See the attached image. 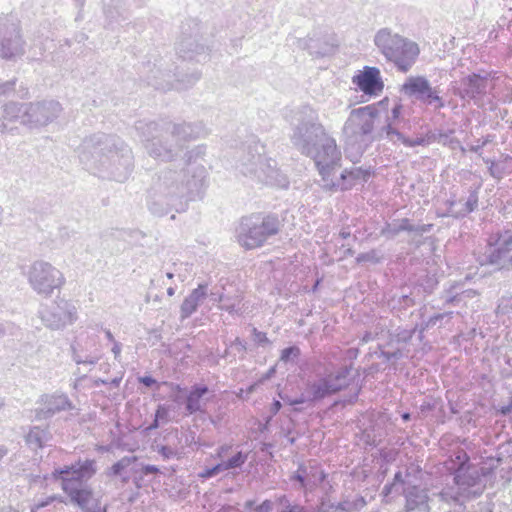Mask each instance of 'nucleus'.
Returning <instances> with one entry per match:
<instances>
[{
  "mask_svg": "<svg viewBox=\"0 0 512 512\" xmlns=\"http://www.w3.org/2000/svg\"><path fill=\"white\" fill-rule=\"evenodd\" d=\"M206 169L201 164L185 161L179 169L166 167L158 171L152 178L147 191L149 211L158 217L175 211L185 212L190 201L202 197Z\"/></svg>",
  "mask_w": 512,
  "mask_h": 512,
  "instance_id": "f257e3e1",
  "label": "nucleus"
},
{
  "mask_svg": "<svg viewBox=\"0 0 512 512\" xmlns=\"http://www.w3.org/2000/svg\"><path fill=\"white\" fill-rule=\"evenodd\" d=\"M76 152L84 167L100 177L124 182L133 171L132 150L116 135L98 132L87 136Z\"/></svg>",
  "mask_w": 512,
  "mask_h": 512,
  "instance_id": "f03ea898",
  "label": "nucleus"
},
{
  "mask_svg": "<svg viewBox=\"0 0 512 512\" xmlns=\"http://www.w3.org/2000/svg\"><path fill=\"white\" fill-rule=\"evenodd\" d=\"M135 128L147 154L155 160L174 161L186 147V143L197 139L201 128L191 123L160 126L155 121L140 120Z\"/></svg>",
  "mask_w": 512,
  "mask_h": 512,
  "instance_id": "7ed1b4c3",
  "label": "nucleus"
},
{
  "mask_svg": "<svg viewBox=\"0 0 512 512\" xmlns=\"http://www.w3.org/2000/svg\"><path fill=\"white\" fill-rule=\"evenodd\" d=\"M299 115L298 123L292 128L291 143L301 154L314 160L319 172H325L327 167L341 160L336 140L317 121L310 108L304 107Z\"/></svg>",
  "mask_w": 512,
  "mask_h": 512,
  "instance_id": "20e7f679",
  "label": "nucleus"
},
{
  "mask_svg": "<svg viewBox=\"0 0 512 512\" xmlns=\"http://www.w3.org/2000/svg\"><path fill=\"white\" fill-rule=\"evenodd\" d=\"M448 469L453 475V485H447L435 496L438 502L449 507L459 504L463 506L465 500L480 496L494 477L492 468L472 465L464 451L455 453Z\"/></svg>",
  "mask_w": 512,
  "mask_h": 512,
  "instance_id": "39448f33",
  "label": "nucleus"
},
{
  "mask_svg": "<svg viewBox=\"0 0 512 512\" xmlns=\"http://www.w3.org/2000/svg\"><path fill=\"white\" fill-rule=\"evenodd\" d=\"M276 166L275 160L266 157L265 145L259 140L252 139L242 149L236 168L245 177L258 182L287 187L286 177Z\"/></svg>",
  "mask_w": 512,
  "mask_h": 512,
  "instance_id": "423d86ee",
  "label": "nucleus"
},
{
  "mask_svg": "<svg viewBox=\"0 0 512 512\" xmlns=\"http://www.w3.org/2000/svg\"><path fill=\"white\" fill-rule=\"evenodd\" d=\"M373 42L386 61L402 73L408 72L420 55V47L415 41L393 32L390 28L378 30Z\"/></svg>",
  "mask_w": 512,
  "mask_h": 512,
  "instance_id": "0eeeda50",
  "label": "nucleus"
},
{
  "mask_svg": "<svg viewBox=\"0 0 512 512\" xmlns=\"http://www.w3.org/2000/svg\"><path fill=\"white\" fill-rule=\"evenodd\" d=\"M282 226L283 223L277 214H251L241 218L237 228V239L246 249L259 248L270 237L277 235Z\"/></svg>",
  "mask_w": 512,
  "mask_h": 512,
  "instance_id": "6e6552de",
  "label": "nucleus"
},
{
  "mask_svg": "<svg viewBox=\"0 0 512 512\" xmlns=\"http://www.w3.org/2000/svg\"><path fill=\"white\" fill-rule=\"evenodd\" d=\"M352 366H342L337 371L331 372L306 384L305 393L308 395L309 404L323 400L347 388L351 383Z\"/></svg>",
  "mask_w": 512,
  "mask_h": 512,
  "instance_id": "1a4fd4ad",
  "label": "nucleus"
},
{
  "mask_svg": "<svg viewBox=\"0 0 512 512\" xmlns=\"http://www.w3.org/2000/svg\"><path fill=\"white\" fill-rule=\"evenodd\" d=\"M141 74L145 77L148 85L153 86L159 90H170V89H187L194 85L199 79L201 74L194 71L185 76H180L177 73L171 74V71L162 68V63H154L151 65L150 62L143 64Z\"/></svg>",
  "mask_w": 512,
  "mask_h": 512,
  "instance_id": "9d476101",
  "label": "nucleus"
},
{
  "mask_svg": "<svg viewBox=\"0 0 512 512\" xmlns=\"http://www.w3.org/2000/svg\"><path fill=\"white\" fill-rule=\"evenodd\" d=\"M27 279L33 291L43 297H50L54 290L60 289L65 283L63 273L49 262L43 260H38L31 264Z\"/></svg>",
  "mask_w": 512,
  "mask_h": 512,
  "instance_id": "9b49d317",
  "label": "nucleus"
},
{
  "mask_svg": "<svg viewBox=\"0 0 512 512\" xmlns=\"http://www.w3.org/2000/svg\"><path fill=\"white\" fill-rule=\"evenodd\" d=\"M340 161L327 167V171L319 172L322 177V187L329 191H345L351 189L356 184L365 183L371 176L369 169H363L361 167H354L351 169H344L340 174V177L335 181L333 179L334 170L340 166Z\"/></svg>",
  "mask_w": 512,
  "mask_h": 512,
  "instance_id": "f8f14e48",
  "label": "nucleus"
},
{
  "mask_svg": "<svg viewBox=\"0 0 512 512\" xmlns=\"http://www.w3.org/2000/svg\"><path fill=\"white\" fill-rule=\"evenodd\" d=\"M40 317L47 328L60 330L77 320V309L72 302L57 298L42 308Z\"/></svg>",
  "mask_w": 512,
  "mask_h": 512,
  "instance_id": "ddd939ff",
  "label": "nucleus"
},
{
  "mask_svg": "<svg viewBox=\"0 0 512 512\" xmlns=\"http://www.w3.org/2000/svg\"><path fill=\"white\" fill-rule=\"evenodd\" d=\"M25 41L21 35L20 24L12 18L0 19V57L6 60L22 56Z\"/></svg>",
  "mask_w": 512,
  "mask_h": 512,
  "instance_id": "4468645a",
  "label": "nucleus"
},
{
  "mask_svg": "<svg viewBox=\"0 0 512 512\" xmlns=\"http://www.w3.org/2000/svg\"><path fill=\"white\" fill-rule=\"evenodd\" d=\"M377 115L378 110L373 105L353 109L344 124L343 133L351 138L370 135L374 129V120Z\"/></svg>",
  "mask_w": 512,
  "mask_h": 512,
  "instance_id": "2eb2a0df",
  "label": "nucleus"
},
{
  "mask_svg": "<svg viewBox=\"0 0 512 512\" xmlns=\"http://www.w3.org/2000/svg\"><path fill=\"white\" fill-rule=\"evenodd\" d=\"M62 111V106L54 100L26 104L22 124L30 127L46 126L54 121Z\"/></svg>",
  "mask_w": 512,
  "mask_h": 512,
  "instance_id": "dca6fc26",
  "label": "nucleus"
},
{
  "mask_svg": "<svg viewBox=\"0 0 512 512\" xmlns=\"http://www.w3.org/2000/svg\"><path fill=\"white\" fill-rule=\"evenodd\" d=\"M490 73H471L460 80V86L454 88V94L464 101H473L479 106L487 94Z\"/></svg>",
  "mask_w": 512,
  "mask_h": 512,
  "instance_id": "f3484780",
  "label": "nucleus"
},
{
  "mask_svg": "<svg viewBox=\"0 0 512 512\" xmlns=\"http://www.w3.org/2000/svg\"><path fill=\"white\" fill-rule=\"evenodd\" d=\"M97 472V465L94 459H86L57 468L53 472L55 479L61 480V486L68 482H72L73 486L84 485V481L91 479Z\"/></svg>",
  "mask_w": 512,
  "mask_h": 512,
  "instance_id": "a211bd4d",
  "label": "nucleus"
},
{
  "mask_svg": "<svg viewBox=\"0 0 512 512\" xmlns=\"http://www.w3.org/2000/svg\"><path fill=\"white\" fill-rule=\"evenodd\" d=\"M38 402L41 404V407L35 410V418L37 420H46L61 411L75 408L68 396L64 393L44 394L40 397Z\"/></svg>",
  "mask_w": 512,
  "mask_h": 512,
  "instance_id": "6ab92c4d",
  "label": "nucleus"
},
{
  "mask_svg": "<svg viewBox=\"0 0 512 512\" xmlns=\"http://www.w3.org/2000/svg\"><path fill=\"white\" fill-rule=\"evenodd\" d=\"M352 82L366 95H378L384 88L379 68L372 66H364L353 76Z\"/></svg>",
  "mask_w": 512,
  "mask_h": 512,
  "instance_id": "aec40b11",
  "label": "nucleus"
},
{
  "mask_svg": "<svg viewBox=\"0 0 512 512\" xmlns=\"http://www.w3.org/2000/svg\"><path fill=\"white\" fill-rule=\"evenodd\" d=\"M179 56L184 60H196L200 62L207 58L206 47L199 43L198 31L187 34L185 28H182V37L177 45Z\"/></svg>",
  "mask_w": 512,
  "mask_h": 512,
  "instance_id": "412c9836",
  "label": "nucleus"
},
{
  "mask_svg": "<svg viewBox=\"0 0 512 512\" xmlns=\"http://www.w3.org/2000/svg\"><path fill=\"white\" fill-rule=\"evenodd\" d=\"M405 506L403 512H430L429 496L425 488L408 486L404 488Z\"/></svg>",
  "mask_w": 512,
  "mask_h": 512,
  "instance_id": "4be33fe9",
  "label": "nucleus"
},
{
  "mask_svg": "<svg viewBox=\"0 0 512 512\" xmlns=\"http://www.w3.org/2000/svg\"><path fill=\"white\" fill-rule=\"evenodd\" d=\"M512 253L501 245H496L493 237L489 240V246L484 255L479 259L481 265H493L505 267L511 263Z\"/></svg>",
  "mask_w": 512,
  "mask_h": 512,
  "instance_id": "5701e85b",
  "label": "nucleus"
},
{
  "mask_svg": "<svg viewBox=\"0 0 512 512\" xmlns=\"http://www.w3.org/2000/svg\"><path fill=\"white\" fill-rule=\"evenodd\" d=\"M62 490L67 494L72 504L84 509L93 497L92 488L89 485L73 486L72 482L66 481Z\"/></svg>",
  "mask_w": 512,
  "mask_h": 512,
  "instance_id": "b1692460",
  "label": "nucleus"
},
{
  "mask_svg": "<svg viewBox=\"0 0 512 512\" xmlns=\"http://www.w3.org/2000/svg\"><path fill=\"white\" fill-rule=\"evenodd\" d=\"M207 287V284H199L198 287L193 289L184 299L180 307V317L182 320L189 318L196 312L199 304L207 296Z\"/></svg>",
  "mask_w": 512,
  "mask_h": 512,
  "instance_id": "393cba45",
  "label": "nucleus"
},
{
  "mask_svg": "<svg viewBox=\"0 0 512 512\" xmlns=\"http://www.w3.org/2000/svg\"><path fill=\"white\" fill-rule=\"evenodd\" d=\"M209 392L204 384H195L191 387L185 401V410L188 415L203 411L202 398Z\"/></svg>",
  "mask_w": 512,
  "mask_h": 512,
  "instance_id": "a878e982",
  "label": "nucleus"
},
{
  "mask_svg": "<svg viewBox=\"0 0 512 512\" xmlns=\"http://www.w3.org/2000/svg\"><path fill=\"white\" fill-rule=\"evenodd\" d=\"M297 46L301 49L308 50L310 55L316 57H324L333 51V45L327 41L320 42V40L314 37L308 39H297Z\"/></svg>",
  "mask_w": 512,
  "mask_h": 512,
  "instance_id": "bb28decb",
  "label": "nucleus"
},
{
  "mask_svg": "<svg viewBox=\"0 0 512 512\" xmlns=\"http://www.w3.org/2000/svg\"><path fill=\"white\" fill-rule=\"evenodd\" d=\"M381 134L385 135V137L392 142L400 141L406 147L424 146L429 144V140L426 137H417L414 140L405 137L396 128H393L391 123L382 127Z\"/></svg>",
  "mask_w": 512,
  "mask_h": 512,
  "instance_id": "cd10ccee",
  "label": "nucleus"
},
{
  "mask_svg": "<svg viewBox=\"0 0 512 512\" xmlns=\"http://www.w3.org/2000/svg\"><path fill=\"white\" fill-rule=\"evenodd\" d=\"M429 85L430 82L424 76H410L402 85L401 91L404 94L410 97L414 96L419 100L420 96H422L423 93L426 92Z\"/></svg>",
  "mask_w": 512,
  "mask_h": 512,
  "instance_id": "c85d7f7f",
  "label": "nucleus"
},
{
  "mask_svg": "<svg viewBox=\"0 0 512 512\" xmlns=\"http://www.w3.org/2000/svg\"><path fill=\"white\" fill-rule=\"evenodd\" d=\"M242 300V293L235 289L233 292L223 293V300L221 304L218 305V308L228 312L230 315H241L242 307L240 305Z\"/></svg>",
  "mask_w": 512,
  "mask_h": 512,
  "instance_id": "c756f323",
  "label": "nucleus"
},
{
  "mask_svg": "<svg viewBox=\"0 0 512 512\" xmlns=\"http://www.w3.org/2000/svg\"><path fill=\"white\" fill-rule=\"evenodd\" d=\"M50 431L45 428L34 426L30 429L26 436V443L32 449H38L44 447L51 439Z\"/></svg>",
  "mask_w": 512,
  "mask_h": 512,
  "instance_id": "7c9ffc66",
  "label": "nucleus"
},
{
  "mask_svg": "<svg viewBox=\"0 0 512 512\" xmlns=\"http://www.w3.org/2000/svg\"><path fill=\"white\" fill-rule=\"evenodd\" d=\"M155 451L162 457L163 460L168 461L171 459H181L185 452L182 447H179L177 442L168 444H158Z\"/></svg>",
  "mask_w": 512,
  "mask_h": 512,
  "instance_id": "2f4dec72",
  "label": "nucleus"
},
{
  "mask_svg": "<svg viewBox=\"0 0 512 512\" xmlns=\"http://www.w3.org/2000/svg\"><path fill=\"white\" fill-rule=\"evenodd\" d=\"M277 512H310V508L290 500L286 494L276 497Z\"/></svg>",
  "mask_w": 512,
  "mask_h": 512,
  "instance_id": "473e14b6",
  "label": "nucleus"
},
{
  "mask_svg": "<svg viewBox=\"0 0 512 512\" xmlns=\"http://www.w3.org/2000/svg\"><path fill=\"white\" fill-rule=\"evenodd\" d=\"M103 9L109 24L118 22L119 18L125 19L123 12L120 11L122 7V0H102Z\"/></svg>",
  "mask_w": 512,
  "mask_h": 512,
  "instance_id": "72a5a7b5",
  "label": "nucleus"
},
{
  "mask_svg": "<svg viewBox=\"0 0 512 512\" xmlns=\"http://www.w3.org/2000/svg\"><path fill=\"white\" fill-rule=\"evenodd\" d=\"M431 228V224L413 225L410 223L408 219L404 218L400 220L397 226L393 227L392 231L394 235L398 234L401 231L414 232L417 235H422L424 233L429 232Z\"/></svg>",
  "mask_w": 512,
  "mask_h": 512,
  "instance_id": "f704fd0d",
  "label": "nucleus"
},
{
  "mask_svg": "<svg viewBox=\"0 0 512 512\" xmlns=\"http://www.w3.org/2000/svg\"><path fill=\"white\" fill-rule=\"evenodd\" d=\"M454 312L448 311L435 314L422 322V330H429L434 327H444L452 319Z\"/></svg>",
  "mask_w": 512,
  "mask_h": 512,
  "instance_id": "c9c22d12",
  "label": "nucleus"
},
{
  "mask_svg": "<svg viewBox=\"0 0 512 512\" xmlns=\"http://www.w3.org/2000/svg\"><path fill=\"white\" fill-rule=\"evenodd\" d=\"M137 460L136 456H124L106 470L108 477L122 476L123 471Z\"/></svg>",
  "mask_w": 512,
  "mask_h": 512,
  "instance_id": "e433bc0d",
  "label": "nucleus"
},
{
  "mask_svg": "<svg viewBox=\"0 0 512 512\" xmlns=\"http://www.w3.org/2000/svg\"><path fill=\"white\" fill-rule=\"evenodd\" d=\"M80 346L79 342H76L71 345L72 357L73 360L77 364H90L95 365L99 361V356L92 354H83L79 351L78 347Z\"/></svg>",
  "mask_w": 512,
  "mask_h": 512,
  "instance_id": "4c0bfd02",
  "label": "nucleus"
},
{
  "mask_svg": "<svg viewBox=\"0 0 512 512\" xmlns=\"http://www.w3.org/2000/svg\"><path fill=\"white\" fill-rule=\"evenodd\" d=\"M25 106H26V104H19L16 102L7 103L4 106V110H3L4 118L8 119V120H13V119L19 118L20 121L22 122V115L25 110Z\"/></svg>",
  "mask_w": 512,
  "mask_h": 512,
  "instance_id": "58836bf2",
  "label": "nucleus"
},
{
  "mask_svg": "<svg viewBox=\"0 0 512 512\" xmlns=\"http://www.w3.org/2000/svg\"><path fill=\"white\" fill-rule=\"evenodd\" d=\"M16 78H13L11 80H8L6 82L0 83V96H10L12 93H16L15 91V85H16ZM17 95L20 98H25L28 95V89L21 87L17 91Z\"/></svg>",
  "mask_w": 512,
  "mask_h": 512,
  "instance_id": "ea45409f",
  "label": "nucleus"
},
{
  "mask_svg": "<svg viewBox=\"0 0 512 512\" xmlns=\"http://www.w3.org/2000/svg\"><path fill=\"white\" fill-rule=\"evenodd\" d=\"M248 454L244 453L242 451L237 452L235 455H233L231 458H229L227 461L221 462L222 466L225 470H231V469H237L241 468L244 463L247 461Z\"/></svg>",
  "mask_w": 512,
  "mask_h": 512,
  "instance_id": "a19ab883",
  "label": "nucleus"
},
{
  "mask_svg": "<svg viewBox=\"0 0 512 512\" xmlns=\"http://www.w3.org/2000/svg\"><path fill=\"white\" fill-rule=\"evenodd\" d=\"M289 479L292 482H297L299 484V488L303 489L305 492H311L315 488L316 481L311 479L305 480L300 474L296 472H294Z\"/></svg>",
  "mask_w": 512,
  "mask_h": 512,
  "instance_id": "79ce46f5",
  "label": "nucleus"
},
{
  "mask_svg": "<svg viewBox=\"0 0 512 512\" xmlns=\"http://www.w3.org/2000/svg\"><path fill=\"white\" fill-rule=\"evenodd\" d=\"M478 193L476 190L474 191H471L465 204H464V207L461 208L462 210V215H464L465 217L470 214L471 212H473L474 210L477 209L478 207Z\"/></svg>",
  "mask_w": 512,
  "mask_h": 512,
  "instance_id": "37998d69",
  "label": "nucleus"
},
{
  "mask_svg": "<svg viewBox=\"0 0 512 512\" xmlns=\"http://www.w3.org/2000/svg\"><path fill=\"white\" fill-rule=\"evenodd\" d=\"M494 240L496 245H501L512 253V230H505L503 233L497 234Z\"/></svg>",
  "mask_w": 512,
  "mask_h": 512,
  "instance_id": "c03bdc74",
  "label": "nucleus"
},
{
  "mask_svg": "<svg viewBox=\"0 0 512 512\" xmlns=\"http://www.w3.org/2000/svg\"><path fill=\"white\" fill-rule=\"evenodd\" d=\"M381 260H382V256L375 249L370 250V251L365 252V253H360L356 257L357 263L370 262V263H373V264H377V263H380Z\"/></svg>",
  "mask_w": 512,
  "mask_h": 512,
  "instance_id": "a18cd8bd",
  "label": "nucleus"
},
{
  "mask_svg": "<svg viewBox=\"0 0 512 512\" xmlns=\"http://www.w3.org/2000/svg\"><path fill=\"white\" fill-rule=\"evenodd\" d=\"M419 285L423 288V291L427 294H431L438 285V280L434 275L426 274L424 277L419 279Z\"/></svg>",
  "mask_w": 512,
  "mask_h": 512,
  "instance_id": "49530a36",
  "label": "nucleus"
},
{
  "mask_svg": "<svg viewBox=\"0 0 512 512\" xmlns=\"http://www.w3.org/2000/svg\"><path fill=\"white\" fill-rule=\"evenodd\" d=\"M176 442L178 443L179 447H182L183 450L185 446H191L192 444H196L195 432L191 430L181 432L180 435H177Z\"/></svg>",
  "mask_w": 512,
  "mask_h": 512,
  "instance_id": "de8ad7c7",
  "label": "nucleus"
},
{
  "mask_svg": "<svg viewBox=\"0 0 512 512\" xmlns=\"http://www.w3.org/2000/svg\"><path fill=\"white\" fill-rule=\"evenodd\" d=\"M389 305L395 309L398 305L399 308L407 309L414 305V300L409 295H401L398 298L393 297Z\"/></svg>",
  "mask_w": 512,
  "mask_h": 512,
  "instance_id": "09e8293b",
  "label": "nucleus"
},
{
  "mask_svg": "<svg viewBox=\"0 0 512 512\" xmlns=\"http://www.w3.org/2000/svg\"><path fill=\"white\" fill-rule=\"evenodd\" d=\"M300 354H301V351H300L299 347L289 346V347L284 348L281 351L280 360L283 362H289L292 359L299 357Z\"/></svg>",
  "mask_w": 512,
  "mask_h": 512,
  "instance_id": "8fccbe9b",
  "label": "nucleus"
},
{
  "mask_svg": "<svg viewBox=\"0 0 512 512\" xmlns=\"http://www.w3.org/2000/svg\"><path fill=\"white\" fill-rule=\"evenodd\" d=\"M223 471L224 468L222 466V463H217L216 465L209 468H205L203 471L199 472L198 477L201 479H210Z\"/></svg>",
  "mask_w": 512,
  "mask_h": 512,
  "instance_id": "3c124183",
  "label": "nucleus"
},
{
  "mask_svg": "<svg viewBox=\"0 0 512 512\" xmlns=\"http://www.w3.org/2000/svg\"><path fill=\"white\" fill-rule=\"evenodd\" d=\"M438 90L436 88H432L431 85L427 88L426 92L423 93L422 96H420L419 101L423 102L426 105H433L434 100L437 99Z\"/></svg>",
  "mask_w": 512,
  "mask_h": 512,
  "instance_id": "603ef678",
  "label": "nucleus"
},
{
  "mask_svg": "<svg viewBox=\"0 0 512 512\" xmlns=\"http://www.w3.org/2000/svg\"><path fill=\"white\" fill-rule=\"evenodd\" d=\"M281 399L290 406H297L304 403H309L308 395L304 392L299 397L292 398L290 396H283L280 394Z\"/></svg>",
  "mask_w": 512,
  "mask_h": 512,
  "instance_id": "864d4df0",
  "label": "nucleus"
},
{
  "mask_svg": "<svg viewBox=\"0 0 512 512\" xmlns=\"http://www.w3.org/2000/svg\"><path fill=\"white\" fill-rule=\"evenodd\" d=\"M402 109H403V105L401 104V102L399 100H397L395 102L393 108L391 109V115L387 117V124L386 125L391 123L392 127L394 128L395 122L398 121L399 118H400Z\"/></svg>",
  "mask_w": 512,
  "mask_h": 512,
  "instance_id": "5fc2aeb1",
  "label": "nucleus"
},
{
  "mask_svg": "<svg viewBox=\"0 0 512 512\" xmlns=\"http://www.w3.org/2000/svg\"><path fill=\"white\" fill-rule=\"evenodd\" d=\"M253 341L261 347H265L270 344V340L267 338L266 333L259 331L257 328L252 330Z\"/></svg>",
  "mask_w": 512,
  "mask_h": 512,
  "instance_id": "6e6d98bb",
  "label": "nucleus"
},
{
  "mask_svg": "<svg viewBox=\"0 0 512 512\" xmlns=\"http://www.w3.org/2000/svg\"><path fill=\"white\" fill-rule=\"evenodd\" d=\"M308 477L311 480L316 481V483H315V488H316L319 484H321L325 480L326 474L324 473L323 470H321L318 467H310Z\"/></svg>",
  "mask_w": 512,
  "mask_h": 512,
  "instance_id": "4d7b16f0",
  "label": "nucleus"
},
{
  "mask_svg": "<svg viewBox=\"0 0 512 512\" xmlns=\"http://www.w3.org/2000/svg\"><path fill=\"white\" fill-rule=\"evenodd\" d=\"M55 501L64 502V500L61 496L51 495V496L47 497L45 500L39 501L37 504H35V506L32 507L31 512H36L37 510L44 508Z\"/></svg>",
  "mask_w": 512,
  "mask_h": 512,
  "instance_id": "13d9d810",
  "label": "nucleus"
},
{
  "mask_svg": "<svg viewBox=\"0 0 512 512\" xmlns=\"http://www.w3.org/2000/svg\"><path fill=\"white\" fill-rule=\"evenodd\" d=\"M447 204H448V209H447V212L444 214V216L453 217L456 219L465 217L464 215H462L461 209L460 210L455 209V205H456L455 200H450L447 202Z\"/></svg>",
  "mask_w": 512,
  "mask_h": 512,
  "instance_id": "bf43d9fd",
  "label": "nucleus"
},
{
  "mask_svg": "<svg viewBox=\"0 0 512 512\" xmlns=\"http://www.w3.org/2000/svg\"><path fill=\"white\" fill-rule=\"evenodd\" d=\"M140 472L143 476L156 475L160 473V469L156 465L142 464Z\"/></svg>",
  "mask_w": 512,
  "mask_h": 512,
  "instance_id": "052dcab7",
  "label": "nucleus"
},
{
  "mask_svg": "<svg viewBox=\"0 0 512 512\" xmlns=\"http://www.w3.org/2000/svg\"><path fill=\"white\" fill-rule=\"evenodd\" d=\"M392 484H394V486L398 489L401 488L403 494L404 488H407L409 486L408 484H406V481L404 480L401 471L395 473Z\"/></svg>",
  "mask_w": 512,
  "mask_h": 512,
  "instance_id": "680f3d73",
  "label": "nucleus"
},
{
  "mask_svg": "<svg viewBox=\"0 0 512 512\" xmlns=\"http://www.w3.org/2000/svg\"><path fill=\"white\" fill-rule=\"evenodd\" d=\"M335 508L333 503H328L324 498L316 508H310V512H328L329 509Z\"/></svg>",
  "mask_w": 512,
  "mask_h": 512,
  "instance_id": "e2e57ef3",
  "label": "nucleus"
},
{
  "mask_svg": "<svg viewBox=\"0 0 512 512\" xmlns=\"http://www.w3.org/2000/svg\"><path fill=\"white\" fill-rule=\"evenodd\" d=\"M401 356L402 352L399 349L393 352L381 350L379 355V357L384 358L386 361H390L392 359H400Z\"/></svg>",
  "mask_w": 512,
  "mask_h": 512,
  "instance_id": "0e129e2a",
  "label": "nucleus"
},
{
  "mask_svg": "<svg viewBox=\"0 0 512 512\" xmlns=\"http://www.w3.org/2000/svg\"><path fill=\"white\" fill-rule=\"evenodd\" d=\"M17 328L10 322H0V337L10 333L11 335H15L14 330Z\"/></svg>",
  "mask_w": 512,
  "mask_h": 512,
  "instance_id": "69168bd1",
  "label": "nucleus"
},
{
  "mask_svg": "<svg viewBox=\"0 0 512 512\" xmlns=\"http://www.w3.org/2000/svg\"><path fill=\"white\" fill-rule=\"evenodd\" d=\"M351 504L353 507V512L361 510L364 506H366L367 502L364 497L357 496L355 499L351 500Z\"/></svg>",
  "mask_w": 512,
  "mask_h": 512,
  "instance_id": "338daca9",
  "label": "nucleus"
},
{
  "mask_svg": "<svg viewBox=\"0 0 512 512\" xmlns=\"http://www.w3.org/2000/svg\"><path fill=\"white\" fill-rule=\"evenodd\" d=\"M81 510H82V512H107V508L101 507L99 501H96L92 506H89L87 504L86 507Z\"/></svg>",
  "mask_w": 512,
  "mask_h": 512,
  "instance_id": "774afa93",
  "label": "nucleus"
}]
</instances>
